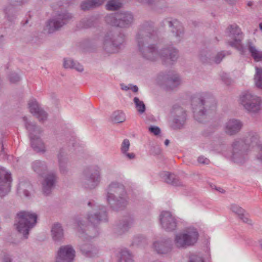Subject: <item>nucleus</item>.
<instances>
[{"mask_svg": "<svg viewBox=\"0 0 262 262\" xmlns=\"http://www.w3.org/2000/svg\"><path fill=\"white\" fill-rule=\"evenodd\" d=\"M156 38L157 32L151 23L144 22L139 26L136 40L142 56L151 61L155 60L160 57L164 64L168 63V60L176 61L178 57V51L172 46L163 48L160 52L154 44L146 46Z\"/></svg>", "mask_w": 262, "mask_h": 262, "instance_id": "obj_1", "label": "nucleus"}, {"mask_svg": "<svg viewBox=\"0 0 262 262\" xmlns=\"http://www.w3.org/2000/svg\"><path fill=\"white\" fill-rule=\"evenodd\" d=\"M98 211L94 214H88L87 220L89 224L85 225L83 221H77L79 236L82 239H89L97 236L99 234L97 225L101 222L107 221L106 208L103 206L98 207Z\"/></svg>", "mask_w": 262, "mask_h": 262, "instance_id": "obj_2", "label": "nucleus"}, {"mask_svg": "<svg viewBox=\"0 0 262 262\" xmlns=\"http://www.w3.org/2000/svg\"><path fill=\"white\" fill-rule=\"evenodd\" d=\"M259 137L257 134H249L245 139L235 140L232 144L231 158L237 163H243L247 158L249 151L254 147L261 150L259 144Z\"/></svg>", "mask_w": 262, "mask_h": 262, "instance_id": "obj_3", "label": "nucleus"}, {"mask_svg": "<svg viewBox=\"0 0 262 262\" xmlns=\"http://www.w3.org/2000/svg\"><path fill=\"white\" fill-rule=\"evenodd\" d=\"M191 105L195 119L203 122L207 116L215 112L216 103L214 98L208 94H198L192 98Z\"/></svg>", "mask_w": 262, "mask_h": 262, "instance_id": "obj_4", "label": "nucleus"}, {"mask_svg": "<svg viewBox=\"0 0 262 262\" xmlns=\"http://www.w3.org/2000/svg\"><path fill=\"white\" fill-rule=\"evenodd\" d=\"M106 191L107 202L113 210L118 211L126 207L128 200L123 185L118 182H112Z\"/></svg>", "mask_w": 262, "mask_h": 262, "instance_id": "obj_5", "label": "nucleus"}, {"mask_svg": "<svg viewBox=\"0 0 262 262\" xmlns=\"http://www.w3.org/2000/svg\"><path fill=\"white\" fill-rule=\"evenodd\" d=\"M125 42V36L123 33L111 30L104 36L103 42V49L107 53H115L124 46Z\"/></svg>", "mask_w": 262, "mask_h": 262, "instance_id": "obj_6", "label": "nucleus"}, {"mask_svg": "<svg viewBox=\"0 0 262 262\" xmlns=\"http://www.w3.org/2000/svg\"><path fill=\"white\" fill-rule=\"evenodd\" d=\"M105 21L110 26L127 29L133 25L134 17L132 13L128 11L118 12L107 14Z\"/></svg>", "mask_w": 262, "mask_h": 262, "instance_id": "obj_7", "label": "nucleus"}, {"mask_svg": "<svg viewBox=\"0 0 262 262\" xmlns=\"http://www.w3.org/2000/svg\"><path fill=\"white\" fill-rule=\"evenodd\" d=\"M17 223L15 224L17 230L23 234L24 237L27 239L30 230L36 223L37 216L33 212L21 211L17 213Z\"/></svg>", "mask_w": 262, "mask_h": 262, "instance_id": "obj_8", "label": "nucleus"}, {"mask_svg": "<svg viewBox=\"0 0 262 262\" xmlns=\"http://www.w3.org/2000/svg\"><path fill=\"white\" fill-rule=\"evenodd\" d=\"M23 119L25 121L26 127L29 132V137L32 148L37 152H45L46 147L39 136L42 132L41 128L32 123L27 121L26 117H24Z\"/></svg>", "mask_w": 262, "mask_h": 262, "instance_id": "obj_9", "label": "nucleus"}, {"mask_svg": "<svg viewBox=\"0 0 262 262\" xmlns=\"http://www.w3.org/2000/svg\"><path fill=\"white\" fill-rule=\"evenodd\" d=\"M72 17V14L67 12L59 13L46 22L45 30L49 34L55 33L67 25Z\"/></svg>", "mask_w": 262, "mask_h": 262, "instance_id": "obj_10", "label": "nucleus"}, {"mask_svg": "<svg viewBox=\"0 0 262 262\" xmlns=\"http://www.w3.org/2000/svg\"><path fill=\"white\" fill-rule=\"evenodd\" d=\"M199 234L195 228L189 229L185 233L177 234L174 243L178 248L185 249L193 246L198 241Z\"/></svg>", "mask_w": 262, "mask_h": 262, "instance_id": "obj_11", "label": "nucleus"}, {"mask_svg": "<svg viewBox=\"0 0 262 262\" xmlns=\"http://www.w3.org/2000/svg\"><path fill=\"white\" fill-rule=\"evenodd\" d=\"M240 101L249 113H256L260 110L261 105L260 98L249 92L243 93L240 97Z\"/></svg>", "mask_w": 262, "mask_h": 262, "instance_id": "obj_12", "label": "nucleus"}, {"mask_svg": "<svg viewBox=\"0 0 262 262\" xmlns=\"http://www.w3.org/2000/svg\"><path fill=\"white\" fill-rule=\"evenodd\" d=\"M228 29L229 35L233 38V40L229 41L228 44L232 47L235 48L241 55L245 56L246 54V48L242 43L243 37V33L239 27L236 24L230 25Z\"/></svg>", "mask_w": 262, "mask_h": 262, "instance_id": "obj_13", "label": "nucleus"}, {"mask_svg": "<svg viewBox=\"0 0 262 262\" xmlns=\"http://www.w3.org/2000/svg\"><path fill=\"white\" fill-rule=\"evenodd\" d=\"M100 168L97 166L86 168L84 171V180L83 186L86 189H94L99 183L100 181Z\"/></svg>", "mask_w": 262, "mask_h": 262, "instance_id": "obj_14", "label": "nucleus"}, {"mask_svg": "<svg viewBox=\"0 0 262 262\" xmlns=\"http://www.w3.org/2000/svg\"><path fill=\"white\" fill-rule=\"evenodd\" d=\"M171 113L173 119L171 126L173 129H181L184 126L187 120V114L185 110L176 104L172 107Z\"/></svg>", "mask_w": 262, "mask_h": 262, "instance_id": "obj_15", "label": "nucleus"}, {"mask_svg": "<svg viewBox=\"0 0 262 262\" xmlns=\"http://www.w3.org/2000/svg\"><path fill=\"white\" fill-rule=\"evenodd\" d=\"M12 178L11 173L0 167V197L3 198L11 190Z\"/></svg>", "mask_w": 262, "mask_h": 262, "instance_id": "obj_16", "label": "nucleus"}, {"mask_svg": "<svg viewBox=\"0 0 262 262\" xmlns=\"http://www.w3.org/2000/svg\"><path fill=\"white\" fill-rule=\"evenodd\" d=\"M159 220L162 228L165 230L172 231L176 229V219L169 211L162 212L160 215Z\"/></svg>", "mask_w": 262, "mask_h": 262, "instance_id": "obj_17", "label": "nucleus"}, {"mask_svg": "<svg viewBox=\"0 0 262 262\" xmlns=\"http://www.w3.org/2000/svg\"><path fill=\"white\" fill-rule=\"evenodd\" d=\"M75 252L70 245L62 246L59 249L56 258L61 262H72L75 256Z\"/></svg>", "mask_w": 262, "mask_h": 262, "instance_id": "obj_18", "label": "nucleus"}, {"mask_svg": "<svg viewBox=\"0 0 262 262\" xmlns=\"http://www.w3.org/2000/svg\"><path fill=\"white\" fill-rule=\"evenodd\" d=\"M226 54L224 51L218 53L215 56L213 60L212 59L210 52L206 50H203L201 51L199 55V58L201 61L204 63H212V61L216 64L221 62L222 59L225 57Z\"/></svg>", "mask_w": 262, "mask_h": 262, "instance_id": "obj_19", "label": "nucleus"}, {"mask_svg": "<svg viewBox=\"0 0 262 262\" xmlns=\"http://www.w3.org/2000/svg\"><path fill=\"white\" fill-rule=\"evenodd\" d=\"M29 111L35 116L39 121H43L47 119V113L41 108L35 99L31 100L28 103Z\"/></svg>", "mask_w": 262, "mask_h": 262, "instance_id": "obj_20", "label": "nucleus"}, {"mask_svg": "<svg viewBox=\"0 0 262 262\" xmlns=\"http://www.w3.org/2000/svg\"><path fill=\"white\" fill-rule=\"evenodd\" d=\"M165 85L167 90H173L181 83L179 76L174 72H169L163 77Z\"/></svg>", "mask_w": 262, "mask_h": 262, "instance_id": "obj_21", "label": "nucleus"}, {"mask_svg": "<svg viewBox=\"0 0 262 262\" xmlns=\"http://www.w3.org/2000/svg\"><path fill=\"white\" fill-rule=\"evenodd\" d=\"M56 179V175L53 172H50L45 177L42 183V192L45 195H48L51 193Z\"/></svg>", "mask_w": 262, "mask_h": 262, "instance_id": "obj_22", "label": "nucleus"}, {"mask_svg": "<svg viewBox=\"0 0 262 262\" xmlns=\"http://www.w3.org/2000/svg\"><path fill=\"white\" fill-rule=\"evenodd\" d=\"M166 24L172 28L171 31L172 33H175L176 37H181L183 34V28L181 24L177 19H173L172 20H169V18L165 19L161 24L162 26H164Z\"/></svg>", "mask_w": 262, "mask_h": 262, "instance_id": "obj_23", "label": "nucleus"}, {"mask_svg": "<svg viewBox=\"0 0 262 262\" xmlns=\"http://www.w3.org/2000/svg\"><path fill=\"white\" fill-rule=\"evenodd\" d=\"M243 124L238 120L233 119L229 120L226 124L225 132L229 135H233L239 132Z\"/></svg>", "mask_w": 262, "mask_h": 262, "instance_id": "obj_24", "label": "nucleus"}, {"mask_svg": "<svg viewBox=\"0 0 262 262\" xmlns=\"http://www.w3.org/2000/svg\"><path fill=\"white\" fill-rule=\"evenodd\" d=\"M153 245L158 253L166 254L171 250L172 242L171 240L167 239L161 242H155Z\"/></svg>", "mask_w": 262, "mask_h": 262, "instance_id": "obj_25", "label": "nucleus"}, {"mask_svg": "<svg viewBox=\"0 0 262 262\" xmlns=\"http://www.w3.org/2000/svg\"><path fill=\"white\" fill-rule=\"evenodd\" d=\"M251 56L256 62L262 61V51L258 50L251 40H248L246 45Z\"/></svg>", "mask_w": 262, "mask_h": 262, "instance_id": "obj_26", "label": "nucleus"}, {"mask_svg": "<svg viewBox=\"0 0 262 262\" xmlns=\"http://www.w3.org/2000/svg\"><path fill=\"white\" fill-rule=\"evenodd\" d=\"M99 24V20L95 16H91L84 18L79 22V27L80 28L88 29L92 27H96Z\"/></svg>", "mask_w": 262, "mask_h": 262, "instance_id": "obj_27", "label": "nucleus"}, {"mask_svg": "<svg viewBox=\"0 0 262 262\" xmlns=\"http://www.w3.org/2000/svg\"><path fill=\"white\" fill-rule=\"evenodd\" d=\"M82 254L88 257H94L98 252L97 249L90 243H85L80 246Z\"/></svg>", "mask_w": 262, "mask_h": 262, "instance_id": "obj_28", "label": "nucleus"}, {"mask_svg": "<svg viewBox=\"0 0 262 262\" xmlns=\"http://www.w3.org/2000/svg\"><path fill=\"white\" fill-rule=\"evenodd\" d=\"M133 222V219L130 216H127L123 222L118 224L116 228V232L118 235L127 231L130 227Z\"/></svg>", "mask_w": 262, "mask_h": 262, "instance_id": "obj_29", "label": "nucleus"}, {"mask_svg": "<svg viewBox=\"0 0 262 262\" xmlns=\"http://www.w3.org/2000/svg\"><path fill=\"white\" fill-rule=\"evenodd\" d=\"M52 238L55 242H58L63 238V230L61 225L56 223L53 225L51 229Z\"/></svg>", "mask_w": 262, "mask_h": 262, "instance_id": "obj_30", "label": "nucleus"}, {"mask_svg": "<svg viewBox=\"0 0 262 262\" xmlns=\"http://www.w3.org/2000/svg\"><path fill=\"white\" fill-rule=\"evenodd\" d=\"M106 0H85L81 4L80 7L84 11L98 7L102 5Z\"/></svg>", "mask_w": 262, "mask_h": 262, "instance_id": "obj_31", "label": "nucleus"}, {"mask_svg": "<svg viewBox=\"0 0 262 262\" xmlns=\"http://www.w3.org/2000/svg\"><path fill=\"white\" fill-rule=\"evenodd\" d=\"M163 178L167 184L175 186H182V182L173 173H170L168 172H165L163 176Z\"/></svg>", "mask_w": 262, "mask_h": 262, "instance_id": "obj_32", "label": "nucleus"}, {"mask_svg": "<svg viewBox=\"0 0 262 262\" xmlns=\"http://www.w3.org/2000/svg\"><path fill=\"white\" fill-rule=\"evenodd\" d=\"M32 169L39 175L42 176L47 170V165L45 163L40 160H36L32 163Z\"/></svg>", "mask_w": 262, "mask_h": 262, "instance_id": "obj_33", "label": "nucleus"}, {"mask_svg": "<svg viewBox=\"0 0 262 262\" xmlns=\"http://www.w3.org/2000/svg\"><path fill=\"white\" fill-rule=\"evenodd\" d=\"M63 66L65 68L74 69L78 72L83 71V68L82 65L70 58L64 59Z\"/></svg>", "mask_w": 262, "mask_h": 262, "instance_id": "obj_34", "label": "nucleus"}, {"mask_svg": "<svg viewBox=\"0 0 262 262\" xmlns=\"http://www.w3.org/2000/svg\"><path fill=\"white\" fill-rule=\"evenodd\" d=\"M64 152L63 149H60L59 154H58V162L60 172L62 173H65L67 172L66 164L67 159L64 157Z\"/></svg>", "mask_w": 262, "mask_h": 262, "instance_id": "obj_35", "label": "nucleus"}, {"mask_svg": "<svg viewBox=\"0 0 262 262\" xmlns=\"http://www.w3.org/2000/svg\"><path fill=\"white\" fill-rule=\"evenodd\" d=\"M255 74L254 75L255 83L256 87L262 89V68L255 67Z\"/></svg>", "mask_w": 262, "mask_h": 262, "instance_id": "obj_36", "label": "nucleus"}, {"mask_svg": "<svg viewBox=\"0 0 262 262\" xmlns=\"http://www.w3.org/2000/svg\"><path fill=\"white\" fill-rule=\"evenodd\" d=\"M119 262H133V256L128 250L123 249L120 251Z\"/></svg>", "mask_w": 262, "mask_h": 262, "instance_id": "obj_37", "label": "nucleus"}, {"mask_svg": "<svg viewBox=\"0 0 262 262\" xmlns=\"http://www.w3.org/2000/svg\"><path fill=\"white\" fill-rule=\"evenodd\" d=\"M112 120L114 123L123 122L125 120V115L122 111H115L112 114Z\"/></svg>", "mask_w": 262, "mask_h": 262, "instance_id": "obj_38", "label": "nucleus"}, {"mask_svg": "<svg viewBox=\"0 0 262 262\" xmlns=\"http://www.w3.org/2000/svg\"><path fill=\"white\" fill-rule=\"evenodd\" d=\"M4 11L7 19L10 21H12L15 18L14 14L15 8L14 6L10 5L7 6L5 9Z\"/></svg>", "mask_w": 262, "mask_h": 262, "instance_id": "obj_39", "label": "nucleus"}, {"mask_svg": "<svg viewBox=\"0 0 262 262\" xmlns=\"http://www.w3.org/2000/svg\"><path fill=\"white\" fill-rule=\"evenodd\" d=\"M134 102L135 104L136 108L140 114L143 113L145 111V105L142 101L140 100L138 97L134 98Z\"/></svg>", "mask_w": 262, "mask_h": 262, "instance_id": "obj_40", "label": "nucleus"}, {"mask_svg": "<svg viewBox=\"0 0 262 262\" xmlns=\"http://www.w3.org/2000/svg\"><path fill=\"white\" fill-rule=\"evenodd\" d=\"M230 209L238 216L241 215L243 212H246L245 210L237 204H231L229 207Z\"/></svg>", "mask_w": 262, "mask_h": 262, "instance_id": "obj_41", "label": "nucleus"}, {"mask_svg": "<svg viewBox=\"0 0 262 262\" xmlns=\"http://www.w3.org/2000/svg\"><path fill=\"white\" fill-rule=\"evenodd\" d=\"M130 147V142L128 139H125L123 141L121 146V151L122 154H125L126 152H127L129 150Z\"/></svg>", "mask_w": 262, "mask_h": 262, "instance_id": "obj_42", "label": "nucleus"}, {"mask_svg": "<svg viewBox=\"0 0 262 262\" xmlns=\"http://www.w3.org/2000/svg\"><path fill=\"white\" fill-rule=\"evenodd\" d=\"M146 241V240L143 236L138 235L134 237L133 239V244L138 245L142 243H145Z\"/></svg>", "mask_w": 262, "mask_h": 262, "instance_id": "obj_43", "label": "nucleus"}, {"mask_svg": "<svg viewBox=\"0 0 262 262\" xmlns=\"http://www.w3.org/2000/svg\"><path fill=\"white\" fill-rule=\"evenodd\" d=\"M238 216L244 223L252 225V221L249 218L248 214H245V212H243L241 215Z\"/></svg>", "mask_w": 262, "mask_h": 262, "instance_id": "obj_44", "label": "nucleus"}, {"mask_svg": "<svg viewBox=\"0 0 262 262\" xmlns=\"http://www.w3.org/2000/svg\"><path fill=\"white\" fill-rule=\"evenodd\" d=\"M106 9L108 10H116L119 9V6L114 1H110L106 5Z\"/></svg>", "mask_w": 262, "mask_h": 262, "instance_id": "obj_45", "label": "nucleus"}, {"mask_svg": "<svg viewBox=\"0 0 262 262\" xmlns=\"http://www.w3.org/2000/svg\"><path fill=\"white\" fill-rule=\"evenodd\" d=\"M20 79V77L15 73H12L9 75V80L11 83H16L18 82Z\"/></svg>", "mask_w": 262, "mask_h": 262, "instance_id": "obj_46", "label": "nucleus"}, {"mask_svg": "<svg viewBox=\"0 0 262 262\" xmlns=\"http://www.w3.org/2000/svg\"><path fill=\"white\" fill-rule=\"evenodd\" d=\"M189 262H204L202 257L196 255H192L190 257Z\"/></svg>", "mask_w": 262, "mask_h": 262, "instance_id": "obj_47", "label": "nucleus"}, {"mask_svg": "<svg viewBox=\"0 0 262 262\" xmlns=\"http://www.w3.org/2000/svg\"><path fill=\"white\" fill-rule=\"evenodd\" d=\"M149 130L155 135H158L161 132L160 128L156 126H151L149 127Z\"/></svg>", "mask_w": 262, "mask_h": 262, "instance_id": "obj_48", "label": "nucleus"}, {"mask_svg": "<svg viewBox=\"0 0 262 262\" xmlns=\"http://www.w3.org/2000/svg\"><path fill=\"white\" fill-rule=\"evenodd\" d=\"M221 77L222 81L227 85H229L231 83V79L228 78L227 74L223 73Z\"/></svg>", "mask_w": 262, "mask_h": 262, "instance_id": "obj_49", "label": "nucleus"}, {"mask_svg": "<svg viewBox=\"0 0 262 262\" xmlns=\"http://www.w3.org/2000/svg\"><path fill=\"white\" fill-rule=\"evenodd\" d=\"M198 161L199 163L201 164H208L209 163V160L203 157V156H200L198 158Z\"/></svg>", "mask_w": 262, "mask_h": 262, "instance_id": "obj_50", "label": "nucleus"}, {"mask_svg": "<svg viewBox=\"0 0 262 262\" xmlns=\"http://www.w3.org/2000/svg\"><path fill=\"white\" fill-rule=\"evenodd\" d=\"M125 157H126L128 159L132 160L135 158V154L131 152L128 153L126 152L125 154H122Z\"/></svg>", "mask_w": 262, "mask_h": 262, "instance_id": "obj_51", "label": "nucleus"}, {"mask_svg": "<svg viewBox=\"0 0 262 262\" xmlns=\"http://www.w3.org/2000/svg\"><path fill=\"white\" fill-rule=\"evenodd\" d=\"M136 1L139 2L145 3V4H148V5H151L154 2V0H136Z\"/></svg>", "mask_w": 262, "mask_h": 262, "instance_id": "obj_52", "label": "nucleus"}, {"mask_svg": "<svg viewBox=\"0 0 262 262\" xmlns=\"http://www.w3.org/2000/svg\"><path fill=\"white\" fill-rule=\"evenodd\" d=\"M247 6L248 7H250L251 9H254L255 8L254 2H252V1H248V2H247Z\"/></svg>", "mask_w": 262, "mask_h": 262, "instance_id": "obj_53", "label": "nucleus"}, {"mask_svg": "<svg viewBox=\"0 0 262 262\" xmlns=\"http://www.w3.org/2000/svg\"><path fill=\"white\" fill-rule=\"evenodd\" d=\"M3 262H12V259L10 256L8 255L5 256L3 259Z\"/></svg>", "mask_w": 262, "mask_h": 262, "instance_id": "obj_54", "label": "nucleus"}, {"mask_svg": "<svg viewBox=\"0 0 262 262\" xmlns=\"http://www.w3.org/2000/svg\"><path fill=\"white\" fill-rule=\"evenodd\" d=\"M121 88L122 90H124V91H127L129 89V88L128 86L125 85L123 84H121Z\"/></svg>", "mask_w": 262, "mask_h": 262, "instance_id": "obj_55", "label": "nucleus"}, {"mask_svg": "<svg viewBox=\"0 0 262 262\" xmlns=\"http://www.w3.org/2000/svg\"><path fill=\"white\" fill-rule=\"evenodd\" d=\"M130 89L134 92H137L138 91V88L137 85H133Z\"/></svg>", "mask_w": 262, "mask_h": 262, "instance_id": "obj_56", "label": "nucleus"}, {"mask_svg": "<svg viewBox=\"0 0 262 262\" xmlns=\"http://www.w3.org/2000/svg\"><path fill=\"white\" fill-rule=\"evenodd\" d=\"M28 0H15V2L19 5L23 4L26 3Z\"/></svg>", "mask_w": 262, "mask_h": 262, "instance_id": "obj_57", "label": "nucleus"}, {"mask_svg": "<svg viewBox=\"0 0 262 262\" xmlns=\"http://www.w3.org/2000/svg\"><path fill=\"white\" fill-rule=\"evenodd\" d=\"M260 151L261 153L257 156V158L258 160L260 161V162L262 164V150H260Z\"/></svg>", "mask_w": 262, "mask_h": 262, "instance_id": "obj_58", "label": "nucleus"}, {"mask_svg": "<svg viewBox=\"0 0 262 262\" xmlns=\"http://www.w3.org/2000/svg\"><path fill=\"white\" fill-rule=\"evenodd\" d=\"M216 189L217 191H219V192H220L221 193H224L225 192V191L221 188H219V189Z\"/></svg>", "mask_w": 262, "mask_h": 262, "instance_id": "obj_59", "label": "nucleus"}, {"mask_svg": "<svg viewBox=\"0 0 262 262\" xmlns=\"http://www.w3.org/2000/svg\"><path fill=\"white\" fill-rule=\"evenodd\" d=\"M169 143V140L168 139H166L164 141V144L166 146H167Z\"/></svg>", "mask_w": 262, "mask_h": 262, "instance_id": "obj_60", "label": "nucleus"}, {"mask_svg": "<svg viewBox=\"0 0 262 262\" xmlns=\"http://www.w3.org/2000/svg\"><path fill=\"white\" fill-rule=\"evenodd\" d=\"M24 194L27 196H29V192L27 190L24 191Z\"/></svg>", "mask_w": 262, "mask_h": 262, "instance_id": "obj_61", "label": "nucleus"}, {"mask_svg": "<svg viewBox=\"0 0 262 262\" xmlns=\"http://www.w3.org/2000/svg\"><path fill=\"white\" fill-rule=\"evenodd\" d=\"M259 29L262 31V23H260L259 24Z\"/></svg>", "mask_w": 262, "mask_h": 262, "instance_id": "obj_62", "label": "nucleus"}, {"mask_svg": "<svg viewBox=\"0 0 262 262\" xmlns=\"http://www.w3.org/2000/svg\"><path fill=\"white\" fill-rule=\"evenodd\" d=\"M259 244L260 246L262 248V240H259Z\"/></svg>", "mask_w": 262, "mask_h": 262, "instance_id": "obj_63", "label": "nucleus"}, {"mask_svg": "<svg viewBox=\"0 0 262 262\" xmlns=\"http://www.w3.org/2000/svg\"><path fill=\"white\" fill-rule=\"evenodd\" d=\"M55 262H61V260H59V259H57V258H56V261Z\"/></svg>", "mask_w": 262, "mask_h": 262, "instance_id": "obj_64", "label": "nucleus"}]
</instances>
